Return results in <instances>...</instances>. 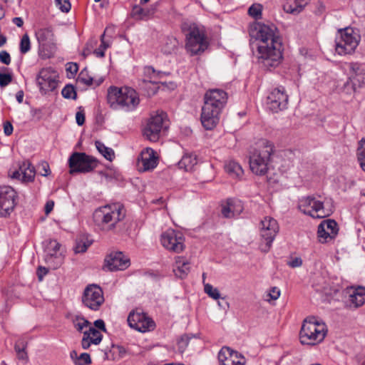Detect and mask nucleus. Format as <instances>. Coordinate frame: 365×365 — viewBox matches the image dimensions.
Wrapping results in <instances>:
<instances>
[{
	"instance_id": "1",
	"label": "nucleus",
	"mask_w": 365,
	"mask_h": 365,
	"mask_svg": "<svg viewBox=\"0 0 365 365\" xmlns=\"http://www.w3.org/2000/svg\"><path fill=\"white\" fill-rule=\"evenodd\" d=\"M227 101V94L222 89H210L205 93L200 120L206 130H212L217 125L220 113Z\"/></svg>"
},
{
	"instance_id": "2",
	"label": "nucleus",
	"mask_w": 365,
	"mask_h": 365,
	"mask_svg": "<svg viewBox=\"0 0 365 365\" xmlns=\"http://www.w3.org/2000/svg\"><path fill=\"white\" fill-rule=\"evenodd\" d=\"M94 217L102 225H108L107 230H114L115 233L121 235H129L131 228L130 222H127L126 229L121 227L120 221L125 217V209L121 204L114 203L100 208L96 211Z\"/></svg>"
},
{
	"instance_id": "3",
	"label": "nucleus",
	"mask_w": 365,
	"mask_h": 365,
	"mask_svg": "<svg viewBox=\"0 0 365 365\" xmlns=\"http://www.w3.org/2000/svg\"><path fill=\"white\" fill-rule=\"evenodd\" d=\"M107 101L112 109L130 112L137 108L140 99L136 91L130 87L110 86L108 89Z\"/></svg>"
},
{
	"instance_id": "4",
	"label": "nucleus",
	"mask_w": 365,
	"mask_h": 365,
	"mask_svg": "<svg viewBox=\"0 0 365 365\" xmlns=\"http://www.w3.org/2000/svg\"><path fill=\"white\" fill-rule=\"evenodd\" d=\"M324 327V324L319 323L315 317H308L304 320L299 332L300 342L307 345L322 342L327 334Z\"/></svg>"
},
{
	"instance_id": "5",
	"label": "nucleus",
	"mask_w": 365,
	"mask_h": 365,
	"mask_svg": "<svg viewBox=\"0 0 365 365\" xmlns=\"http://www.w3.org/2000/svg\"><path fill=\"white\" fill-rule=\"evenodd\" d=\"M261 149L255 150L250 156V168L257 175H264L268 170V163L274 153L273 144L267 140L262 141Z\"/></svg>"
},
{
	"instance_id": "6",
	"label": "nucleus",
	"mask_w": 365,
	"mask_h": 365,
	"mask_svg": "<svg viewBox=\"0 0 365 365\" xmlns=\"http://www.w3.org/2000/svg\"><path fill=\"white\" fill-rule=\"evenodd\" d=\"M249 33L252 38H255L262 43L268 44L270 42L272 46H282V44L279 32L275 26L254 23L250 25Z\"/></svg>"
},
{
	"instance_id": "7",
	"label": "nucleus",
	"mask_w": 365,
	"mask_h": 365,
	"mask_svg": "<svg viewBox=\"0 0 365 365\" xmlns=\"http://www.w3.org/2000/svg\"><path fill=\"white\" fill-rule=\"evenodd\" d=\"M96 158L85 153H73L68 159L69 173H87L93 171L98 166Z\"/></svg>"
},
{
	"instance_id": "8",
	"label": "nucleus",
	"mask_w": 365,
	"mask_h": 365,
	"mask_svg": "<svg viewBox=\"0 0 365 365\" xmlns=\"http://www.w3.org/2000/svg\"><path fill=\"white\" fill-rule=\"evenodd\" d=\"M82 302L88 308L94 311L98 310L104 302L102 289L98 285L94 284L88 285L84 290Z\"/></svg>"
},
{
	"instance_id": "9",
	"label": "nucleus",
	"mask_w": 365,
	"mask_h": 365,
	"mask_svg": "<svg viewBox=\"0 0 365 365\" xmlns=\"http://www.w3.org/2000/svg\"><path fill=\"white\" fill-rule=\"evenodd\" d=\"M127 321L131 328L143 333L153 330L155 327V322L143 312H130Z\"/></svg>"
},
{
	"instance_id": "10",
	"label": "nucleus",
	"mask_w": 365,
	"mask_h": 365,
	"mask_svg": "<svg viewBox=\"0 0 365 365\" xmlns=\"http://www.w3.org/2000/svg\"><path fill=\"white\" fill-rule=\"evenodd\" d=\"M261 237L264 240V247H262L264 252H268L272 243L279 232V225L276 220L271 217H265L261 221Z\"/></svg>"
},
{
	"instance_id": "11",
	"label": "nucleus",
	"mask_w": 365,
	"mask_h": 365,
	"mask_svg": "<svg viewBox=\"0 0 365 365\" xmlns=\"http://www.w3.org/2000/svg\"><path fill=\"white\" fill-rule=\"evenodd\" d=\"M280 47H257L258 58L267 68L277 66L282 58V51Z\"/></svg>"
},
{
	"instance_id": "12",
	"label": "nucleus",
	"mask_w": 365,
	"mask_h": 365,
	"mask_svg": "<svg viewBox=\"0 0 365 365\" xmlns=\"http://www.w3.org/2000/svg\"><path fill=\"white\" fill-rule=\"evenodd\" d=\"M130 265V259L122 252H113L105 257L103 269L110 272L125 270Z\"/></svg>"
},
{
	"instance_id": "13",
	"label": "nucleus",
	"mask_w": 365,
	"mask_h": 365,
	"mask_svg": "<svg viewBox=\"0 0 365 365\" xmlns=\"http://www.w3.org/2000/svg\"><path fill=\"white\" fill-rule=\"evenodd\" d=\"M16 191L10 186L0 187V217H6L16 205Z\"/></svg>"
},
{
	"instance_id": "14",
	"label": "nucleus",
	"mask_w": 365,
	"mask_h": 365,
	"mask_svg": "<svg viewBox=\"0 0 365 365\" xmlns=\"http://www.w3.org/2000/svg\"><path fill=\"white\" fill-rule=\"evenodd\" d=\"M161 243L163 246L173 252L179 253L185 248L184 237L180 232L173 230H168L161 235Z\"/></svg>"
},
{
	"instance_id": "15",
	"label": "nucleus",
	"mask_w": 365,
	"mask_h": 365,
	"mask_svg": "<svg viewBox=\"0 0 365 365\" xmlns=\"http://www.w3.org/2000/svg\"><path fill=\"white\" fill-rule=\"evenodd\" d=\"M165 113L151 116L143 129V135L151 142H157L160 135Z\"/></svg>"
},
{
	"instance_id": "16",
	"label": "nucleus",
	"mask_w": 365,
	"mask_h": 365,
	"mask_svg": "<svg viewBox=\"0 0 365 365\" xmlns=\"http://www.w3.org/2000/svg\"><path fill=\"white\" fill-rule=\"evenodd\" d=\"M186 39L190 46H207V34L205 27L202 25L192 24L187 29Z\"/></svg>"
},
{
	"instance_id": "17",
	"label": "nucleus",
	"mask_w": 365,
	"mask_h": 365,
	"mask_svg": "<svg viewBox=\"0 0 365 365\" xmlns=\"http://www.w3.org/2000/svg\"><path fill=\"white\" fill-rule=\"evenodd\" d=\"M287 103L288 96L283 87L274 88L267 98V103L274 113L285 109Z\"/></svg>"
},
{
	"instance_id": "18",
	"label": "nucleus",
	"mask_w": 365,
	"mask_h": 365,
	"mask_svg": "<svg viewBox=\"0 0 365 365\" xmlns=\"http://www.w3.org/2000/svg\"><path fill=\"white\" fill-rule=\"evenodd\" d=\"M220 365H245V358L238 351L228 346H223L218 353Z\"/></svg>"
},
{
	"instance_id": "19",
	"label": "nucleus",
	"mask_w": 365,
	"mask_h": 365,
	"mask_svg": "<svg viewBox=\"0 0 365 365\" xmlns=\"http://www.w3.org/2000/svg\"><path fill=\"white\" fill-rule=\"evenodd\" d=\"M338 36L341 42L336 46H358L361 41V34L359 30L356 28L348 26L344 29H339L337 31Z\"/></svg>"
},
{
	"instance_id": "20",
	"label": "nucleus",
	"mask_w": 365,
	"mask_h": 365,
	"mask_svg": "<svg viewBox=\"0 0 365 365\" xmlns=\"http://www.w3.org/2000/svg\"><path fill=\"white\" fill-rule=\"evenodd\" d=\"M36 83L41 91L46 93L48 91H53L58 85V81L55 76L47 69H42L36 77Z\"/></svg>"
},
{
	"instance_id": "21",
	"label": "nucleus",
	"mask_w": 365,
	"mask_h": 365,
	"mask_svg": "<svg viewBox=\"0 0 365 365\" xmlns=\"http://www.w3.org/2000/svg\"><path fill=\"white\" fill-rule=\"evenodd\" d=\"M36 37L41 46H51L56 43L55 36L51 27L37 29Z\"/></svg>"
},
{
	"instance_id": "22",
	"label": "nucleus",
	"mask_w": 365,
	"mask_h": 365,
	"mask_svg": "<svg viewBox=\"0 0 365 365\" xmlns=\"http://www.w3.org/2000/svg\"><path fill=\"white\" fill-rule=\"evenodd\" d=\"M141 163L144 171L154 169L158 165V158L155 155V151L147 148L141 153Z\"/></svg>"
},
{
	"instance_id": "23",
	"label": "nucleus",
	"mask_w": 365,
	"mask_h": 365,
	"mask_svg": "<svg viewBox=\"0 0 365 365\" xmlns=\"http://www.w3.org/2000/svg\"><path fill=\"white\" fill-rule=\"evenodd\" d=\"M173 272L177 277L185 278L190 272V266L187 260L182 257H178L175 259V266Z\"/></svg>"
},
{
	"instance_id": "24",
	"label": "nucleus",
	"mask_w": 365,
	"mask_h": 365,
	"mask_svg": "<svg viewBox=\"0 0 365 365\" xmlns=\"http://www.w3.org/2000/svg\"><path fill=\"white\" fill-rule=\"evenodd\" d=\"M307 4V0H286L283 9L286 13L298 14Z\"/></svg>"
},
{
	"instance_id": "25",
	"label": "nucleus",
	"mask_w": 365,
	"mask_h": 365,
	"mask_svg": "<svg viewBox=\"0 0 365 365\" xmlns=\"http://www.w3.org/2000/svg\"><path fill=\"white\" fill-rule=\"evenodd\" d=\"M349 301L356 308L362 306L365 303V287L355 288L349 295Z\"/></svg>"
},
{
	"instance_id": "26",
	"label": "nucleus",
	"mask_w": 365,
	"mask_h": 365,
	"mask_svg": "<svg viewBox=\"0 0 365 365\" xmlns=\"http://www.w3.org/2000/svg\"><path fill=\"white\" fill-rule=\"evenodd\" d=\"M197 163L196 155L190 153L185 154L178 165L180 169H184L185 171L192 170L195 165Z\"/></svg>"
},
{
	"instance_id": "27",
	"label": "nucleus",
	"mask_w": 365,
	"mask_h": 365,
	"mask_svg": "<svg viewBox=\"0 0 365 365\" xmlns=\"http://www.w3.org/2000/svg\"><path fill=\"white\" fill-rule=\"evenodd\" d=\"M19 169L22 173V181H34L36 174L35 168L29 161L24 162L23 164L19 166Z\"/></svg>"
},
{
	"instance_id": "28",
	"label": "nucleus",
	"mask_w": 365,
	"mask_h": 365,
	"mask_svg": "<svg viewBox=\"0 0 365 365\" xmlns=\"http://www.w3.org/2000/svg\"><path fill=\"white\" fill-rule=\"evenodd\" d=\"M364 81L360 79L355 80V77L353 75L349 76L348 80L344 83L342 87V91L346 94H352L356 92L357 88L362 86Z\"/></svg>"
},
{
	"instance_id": "29",
	"label": "nucleus",
	"mask_w": 365,
	"mask_h": 365,
	"mask_svg": "<svg viewBox=\"0 0 365 365\" xmlns=\"http://www.w3.org/2000/svg\"><path fill=\"white\" fill-rule=\"evenodd\" d=\"M64 257L61 253H48L45 257L46 263L52 269H58L63 263Z\"/></svg>"
},
{
	"instance_id": "30",
	"label": "nucleus",
	"mask_w": 365,
	"mask_h": 365,
	"mask_svg": "<svg viewBox=\"0 0 365 365\" xmlns=\"http://www.w3.org/2000/svg\"><path fill=\"white\" fill-rule=\"evenodd\" d=\"M225 169L231 177L235 178H240L244 173L242 166L234 160L228 162L225 165Z\"/></svg>"
},
{
	"instance_id": "31",
	"label": "nucleus",
	"mask_w": 365,
	"mask_h": 365,
	"mask_svg": "<svg viewBox=\"0 0 365 365\" xmlns=\"http://www.w3.org/2000/svg\"><path fill=\"white\" fill-rule=\"evenodd\" d=\"M95 145L98 151L108 160L112 161L115 158L114 150L111 148L106 146L100 140H96Z\"/></svg>"
},
{
	"instance_id": "32",
	"label": "nucleus",
	"mask_w": 365,
	"mask_h": 365,
	"mask_svg": "<svg viewBox=\"0 0 365 365\" xmlns=\"http://www.w3.org/2000/svg\"><path fill=\"white\" fill-rule=\"evenodd\" d=\"M93 240H89L87 237L82 236L76 240L74 252L76 253L85 252L88 247L91 245Z\"/></svg>"
},
{
	"instance_id": "33",
	"label": "nucleus",
	"mask_w": 365,
	"mask_h": 365,
	"mask_svg": "<svg viewBox=\"0 0 365 365\" xmlns=\"http://www.w3.org/2000/svg\"><path fill=\"white\" fill-rule=\"evenodd\" d=\"M357 160L361 169L365 172V139L362 138L359 142L357 148Z\"/></svg>"
},
{
	"instance_id": "34",
	"label": "nucleus",
	"mask_w": 365,
	"mask_h": 365,
	"mask_svg": "<svg viewBox=\"0 0 365 365\" xmlns=\"http://www.w3.org/2000/svg\"><path fill=\"white\" fill-rule=\"evenodd\" d=\"M61 95L64 98L66 99H77V91L76 87L71 84H66L61 91Z\"/></svg>"
},
{
	"instance_id": "35",
	"label": "nucleus",
	"mask_w": 365,
	"mask_h": 365,
	"mask_svg": "<svg viewBox=\"0 0 365 365\" xmlns=\"http://www.w3.org/2000/svg\"><path fill=\"white\" fill-rule=\"evenodd\" d=\"M76 81L83 83L87 86H91L93 83V78L88 75L86 68L83 69L78 74Z\"/></svg>"
},
{
	"instance_id": "36",
	"label": "nucleus",
	"mask_w": 365,
	"mask_h": 365,
	"mask_svg": "<svg viewBox=\"0 0 365 365\" xmlns=\"http://www.w3.org/2000/svg\"><path fill=\"white\" fill-rule=\"evenodd\" d=\"M151 14L150 11L141 8L138 6H135L132 11L133 16L139 20L145 19Z\"/></svg>"
},
{
	"instance_id": "37",
	"label": "nucleus",
	"mask_w": 365,
	"mask_h": 365,
	"mask_svg": "<svg viewBox=\"0 0 365 365\" xmlns=\"http://www.w3.org/2000/svg\"><path fill=\"white\" fill-rule=\"evenodd\" d=\"M348 66L349 68V76L353 75L355 77V80L360 79L364 81L363 73L358 63H349Z\"/></svg>"
},
{
	"instance_id": "38",
	"label": "nucleus",
	"mask_w": 365,
	"mask_h": 365,
	"mask_svg": "<svg viewBox=\"0 0 365 365\" xmlns=\"http://www.w3.org/2000/svg\"><path fill=\"white\" fill-rule=\"evenodd\" d=\"M27 343L23 341H19L15 344L14 349L17 354V356L19 359H27V353L25 351Z\"/></svg>"
},
{
	"instance_id": "39",
	"label": "nucleus",
	"mask_w": 365,
	"mask_h": 365,
	"mask_svg": "<svg viewBox=\"0 0 365 365\" xmlns=\"http://www.w3.org/2000/svg\"><path fill=\"white\" fill-rule=\"evenodd\" d=\"M317 235L319 240L322 243H324L327 241V238L334 239L325 228V223L322 222L318 226Z\"/></svg>"
},
{
	"instance_id": "40",
	"label": "nucleus",
	"mask_w": 365,
	"mask_h": 365,
	"mask_svg": "<svg viewBox=\"0 0 365 365\" xmlns=\"http://www.w3.org/2000/svg\"><path fill=\"white\" fill-rule=\"evenodd\" d=\"M325 223V228L327 231H329V234L331 235V237L334 238L338 233L339 228L336 222L334 220H327L322 221Z\"/></svg>"
},
{
	"instance_id": "41",
	"label": "nucleus",
	"mask_w": 365,
	"mask_h": 365,
	"mask_svg": "<svg viewBox=\"0 0 365 365\" xmlns=\"http://www.w3.org/2000/svg\"><path fill=\"white\" fill-rule=\"evenodd\" d=\"M327 48H332L336 53V59L339 56L352 55L355 53L356 47H326Z\"/></svg>"
},
{
	"instance_id": "42",
	"label": "nucleus",
	"mask_w": 365,
	"mask_h": 365,
	"mask_svg": "<svg viewBox=\"0 0 365 365\" xmlns=\"http://www.w3.org/2000/svg\"><path fill=\"white\" fill-rule=\"evenodd\" d=\"M262 6L260 4H253L248 9V14L255 19L262 18Z\"/></svg>"
},
{
	"instance_id": "43",
	"label": "nucleus",
	"mask_w": 365,
	"mask_h": 365,
	"mask_svg": "<svg viewBox=\"0 0 365 365\" xmlns=\"http://www.w3.org/2000/svg\"><path fill=\"white\" fill-rule=\"evenodd\" d=\"M312 211H315L316 212H320V214H317L316 217H324L326 216L329 215V213L326 212L324 211V203L319 200H314L313 205H312Z\"/></svg>"
},
{
	"instance_id": "44",
	"label": "nucleus",
	"mask_w": 365,
	"mask_h": 365,
	"mask_svg": "<svg viewBox=\"0 0 365 365\" xmlns=\"http://www.w3.org/2000/svg\"><path fill=\"white\" fill-rule=\"evenodd\" d=\"M314 200H315V198L314 197L308 196L302 201V204L299 205V209L302 212H303L304 214L310 215L313 217H315V215L312 213L311 210H306L305 209L304 210L302 209V207H312V205H313V202Z\"/></svg>"
},
{
	"instance_id": "45",
	"label": "nucleus",
	"mask_w": 365,
	"mask_h": 365,
	"mask_svg": "<svg viewBox=\"0 0 365 365\" xmlns=\"http://www.w3.org/2000/svg\"><path fill=\"white\" fill-rule=\"evenodd\" d=\"M205 292L214 299H218L220 297V294L217 288H214L210 284H205L204 287Z\"/></svg>"
},
{
	"instance_id": "46",
	"label": "nucleus",
	"mask_w": 365,
	"mask_h": 365,
	"mask_svg": "<svg viewBox=\"0 0 365 365\" xmlns=\"http://www.w3.org/2000/svg\"><path fill=\"white\" fill-rule=\"evenodd\" d=\"M89 332L91 333V335L93 336L91 337L93 339L91 342L95 345L99 344L103 339L101 333L97 329L92 327L89 328Z\"/></svg>"
},
{
	"instance_id": "47",
	"label": "nucleus",
	"mask_w": 365,
	"mask_h": 365,
	"mask_svg": "<svg viewBox=\"0 0 365 365\" xmlns=\"http://www.w3.org/2000/svg\"><path fill=\"white\" fill-rule=\"evenodd\" d=\"M91 364L90 354L88 353H82L78 356L75 365H88Z\"/></svg>"
},
{
	"instance_id": "48",
	"label": "nucleus",
	"mask_w": 365,
	"mask_h": 365,
	"mask_svg": "<svg viewBox=\"0 0 365 365\" xmlns=\"http://www.w3.org/2000/svg\"><path fill=\"white\" fill-rule=\"evenodd\" d=\"M208 47H185L186 53L190 56L201 55Z\"/></svg>"
},
{
	"instance_id": "49",
	"label": "nucleus",
	"mask_w": 365,
	"mask_h": 365,
	"mask_svg": "<svg viewBox=\"0 0 365 365\" xmlns=\"http://www.w3.org/2000/svg\"><path fill=\"white\" fill-rule=\"evenodd\" d=\"M61 245L55 240H51L47 247L48 253L58 254Z\"/></svg>"
},
{
	"instance_id": "50",
	"label": "nucleus",
	"mask_w": 365,
	"mask_h": 365,
	"mask_svg": "<svg viewBox=\"0 0 365 365\" xmlns=\"http://www.w3.org/2000/svg\"><path fill=\"white\" fill-rule=\"evenodd\" d=\"M13 79V76L11 73H0V87L4 88L8 86Z\"/></svg>"
},
{
	"instance_id": "51",
	"label": "nucleus",
	"mask_w": 365,
	"mask_h": 365,
	"mask_svg": "<svg viewBox=\"0 0 365 365\" xmlns=\"http://www.w3.org/2000/svg\"><path fill=\"white\" fill-rule=\"evenodd\" d=\"M76 319L82 321V322H78L77 324H75V327L80 332H81L83 331L84 327H87L88 326H89L91 324V322L88 319L84 318L83 317L76 316Z\"/></svg>"
},
{
	"instance_id": "52",
	"label": "nucleus",
	"mask_w": 365,
	"mask_h": 365,
	"mask_svg": "<svg viewBox=\"0 0 365 365\" xmlns=\"http://www.w3.org/2000/svg\"><path fill=\"white\" fill-rule=\"evenodd\" d=\"M78 71V66L76 63L69 62L66 64V71L70 73L71 76L68 75V78H73Z\"/></svg>"
},
{
	"instance_id": "53",
	"label": "nucleus",
	"mask_w": 365,
	"mask_h": 365,
	"mask_svg": "<svg viewBox=\"0 0 365 365\" xmlns=\"http://www.w3.org/2000/svg\"><path fill=\"white\" fill-rule=\"evenodd\" d=\"M56 6L63 11L68 12L71 9V4L68 0H55Z\"/></svg>"
},
{
	"instance_id": "54",
	"label": "nucleus",
	"mask_w": 365,
	"mask_h": 365,
	"mask_svg": "<svg viewBox=\"0 0 365 365\" xmlns=\"http://www.w3.org/2000/svg\"><path fill=\"white\" fill-rule=\"evenodd\" d=\"M322 53L327 60L331 61H336V53L335 52V50L332 48H327L324 47V49L322 50Z\"/></svg>"
},
{
	"instance_id": "55",
	"label": "nucleus",
	"mask_w": 365,
	"mask_h": 365,
	"mask_svg": "<svg viewBox=\"0 0 365 365\" xmlns=\"http://www.w3.org/2000/svg\"><path fill=\"white\" fill-rule=\"evenodd\" d=\"M38 54L43 59L50 58L53 52L48 49V47H38Z\"/></svg>"
},
{
	"instance_id": "56",
	"label": "nucleus",
	"mask_w": 365,
	"mask_h": 365,
	"mask_svg": "<svg viewBox=\"0 0 365 365\" xmlns=\"http://www.w3.org/2000/svg\"><path fill=\"white\" fill-rule=\"evenodd\" d=\"M221 212L223 217L226 218H230L234 215V213L231 210L230 202L229 200L227 202L226 205L222 206Z\"/></svg>"
},
{
	"instance_id": "57",
	"label": "nucleus",
	"mask_w": 365,
	"mask_h": 365,
	"mask_svg": "<svg viewBox=\"0 0 365 365\" xmlns=\"http://www.w3.org/2000/svg\"><path fill=\"white\" fill-rule=\"evenodd\" d=\"M49 267L38 266L36 271V274L39 281H42L44 276L48 272Z\"/></svg>"
},
{
	"instance_id": "58",
	"label": "nucleus",
	"mask_w": 365,
	"mask_h": 365,
	"mask_svg": "<svg viewBox=\"0 0 365 365\" xmlns=\"http://www.w3.org/2000/svg\"><path fill=\"white\" fill-rule=\"evenodd\" d=\"M302 264V259H301V257H294L292 258L290 261L287 262V265L292 268L301 267Z\"/></svg>"
},
{
	"instance_id": "59",
	"label": "nucleus",
	"mask_w": 365,
	"mask_h": 365,
	"mask_svg": "<svg viewBox=\"0 0 365 365\" xmlns=\"http://www.w3.org/2000/svg\"><path fill=\"white\" fill-rule=\"evenodd\" d=\"M0 61L6 65H9L11 63V58L9 53L5 51H1Z\"/></svg>"
},
{
	"instance_id": "60",
	"label": "nucleus",
	"mask_w": 365,
	"mask_h": 365,
	"mask_svg": "<svg viewBox=\"0 0 365 365\" xmlns=\"http://www.w3.org/2000/svg\"><path fill=\"white\" fill-rule=\"evenodd\" d=\"M41 167L42 171H41L40 173L42 176L46 177L50 175L51 170H50L49 165L47 162L43 161L41 163Z\"/></svg>"
},
{
	"instance_id": "61",
	"label": "nucleus",
	"mask_w": 365,
	"mask_h": 365,
	"mask_svg": "<svg viewBox=\"0 0 365 365\" xmlns=\"http://www.w3.org/2000/svg\"><path fill=\"white\" fill-rule=\"evenodd\" d=\"M190 338L187 335L184 334L181 336L180 339L178 341V345L180 349H185L189 342Z\"/></svg>"
},
{
	"instance_id": "62",
	"label": "nucleus",
	"mask_w": 365,
	"mask_h": 365,
	"mask_svg": "<svg viewBox=\"0 0 365 365\" xmlns=\"http://www.w3.org/2000/svg\"><path fill=\"white\" fill-rule=\"evenodd\" d=\"M76 120L78 125L81 126L85 123V113L83 111H78L76 114Z\"/></svg>"
},
{
	"instance_id": "63",
	"label": "nucleus",
	"mask_w": 365,
	"mask_h": 365,
	"mask_svg": "<svg viewBox=\"0 0 365 365\" xmlns=\"http://www.w3.org/2000/svg\"><path fill=\"white\" fill-rule=\"evenodd\" d=\"M13 125L9 121H6L4 123V132L6 136H9L13 133Z\"/></svg>"
},
{
	"instance_id": "64",
	"label": "nucleus",
	"mask_w": 365,
	"mask_h": 365,
	"mask_svg": "<svg viewBox=\"0 0 365 365\" xmlns=\"http://www.w3.org/2000/svg\"><path fill=\"white\" fill-rule=\"evenodd\" d=\"M108 47H98L93 50V53L98 58H102L105 56V51Z\"/></svg>"
}]
</instances>
